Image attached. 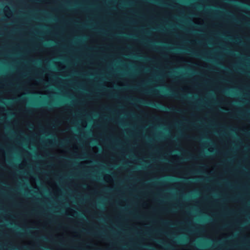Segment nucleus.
<instances>
[{"mask_svg":"<svg viewBox=\"0 0 250 250\" xmlns=\"http://www.w3.org/2000/svg\"><path fill=\"white\" fill-rule=\"evenodd\" d=\"M110 122L111 121V105H110Z\"/></svg>","mask_w":250,"mask_h":250,"instance_id":"8","label":"nucleus"},{"mask_svg":"<svg viewBox=\"0 0 250 250\" xmlns=\"http://www.w3.org/2000/svg\"><path fill=\"white\" fill-rule=\"evenodd\" d=\"M111 3V0H110V3ZM111 9V6L110 5V10ZM111 28V19L110 18V28ZM111 38V33L110 32V38Z\"/></svg>","mask_w":250,"mask_h":250,"instance_id":"6","label":"nucleus"},{"mask_svg":"<svg viewBox=\"0 0 250 250\" xmlns=\"http://www.w3.org/2000/svg\"><path fill=\"white\" fill-rule=\"evenodd\" d=\"M237 116H238H238H239V117H241V116H242V114H239L237 115Z\"/></svg>","mask_w":250,"mask_h":250,"instance_id":"12","label":"nucleus"},{"mask_svg":"<svg viewBox=\"0 0 250 250\" xmlns=\"http://www.w3.org/2000/svg\"><path fill=\"white\" fill-rule=\"evenodd\" d=\"M111 49V44H110V50ZM110 66H111V54L110 53Z\"/></svg>","mask_w":250,"mask_h":250,"instance_id":"7","label":"nucleus"},{"mask_svg":"<svg viewBox=\"0 0 250 250\" xmlns=\"http://www.w3.org/2000/svg\"><path fill=\"white\" fill-rule=\"evenodd\" d=\"M43 239H46V237H43L42 238Z\"/></svg>","mask_w":250,"mask_h":250,"instance_id":"16","label":"nucleus"},{"mask_svg":"<svg viewBox=\"0 0 250 250\" xmlns=\"http://www.w3.org/2000/svg\"><path fill=\"white\" fill-rule=\"evenodd\" d=\"M111 131V127L110 126V132ZM111 149V133L110 132V150ZM111 160V155H110V160ZM110 167H111V164L110 165ZM111 176V172H110V176Z\"/></svg>","mask_w":250,"mask_h":250,"instance_id":"3","label":"nucleus"},{"mask_svg":"<svg viewBox=\"0 0 250 250\" xmlns=\"http://www.w3.org/2000/svg\"><path fill=\"white\" fill-rule=\"evenodd\" d=\"M110 205H111V203H110Z\"/></svg>","mask_w":250,"mask_h":250,"instance_id":"21","label":"nucleus"},{"mask_svg":"<svg viewBox=\"0 0 250 250\" xmlns=\"http://www.w3.org/2000/svg\"><path fill=\"white\" fill-rule=\"evenodd\" d=\"M26 111L28 113H30V110H26Z\"/></svg>","mask_w":250,"mask_h":250,"instance_id":"14","label":"nucleus"},{"mask_svg":"<svg viewBox=\"0 0 250 250\" xmlns=\"http://www.w3.org/2000/svg\"><path fill=\"white\" fill-rule=\"evenodd\" d=\"M248 134H249V135H250V133H249Z\"/></svg>","mask_w":250,"mask_h":250,"instance_id":"20","label":"nucleus"},{"mask_svg":"<svg viewBox=\"0 0 250 250\" xmlns=\"http://www.w3.org/2000/svg\"><path fill=\"white\" fill-rule=\"evenodd\" d=\"M192 54L196 57H201V56L200 54H199L196 52H192Z\"/></svg>","mask_w":250,"mask_h":250,"instance_id":"5","label":"nucleus"},{"mask_svg":"<svg viewBox=\"0 0 250 250\" xmlns=\"http://www.w3.org/2000/svg\"><path fill=\"white\" fill-rule=\"evenodd\" d=\"M193 139H194V140H196V138H193Z\"/></svg>","mask_w":250,"mask_h":250,"instance_id":"17","label":"nucleus"},{"mask_svg":"<svg viewBox=\"0 0 250 250\" xmlns=\"http://www.w3.org/2000/svg\"><path fill=\"white\" fill-rule=\"evenodd\" d=\"M110 191H111V187H110Z\"/></svg>","mask_w":250,"mask_h":250,"instance_id":"19","label":"nucleus"},{"mask_svg":"<svg viewBox=\"0 0 250 250\" xmlns=\"http://www.w3.org/2000/svg\"><path fill=\"white\" fill-rule=\"evenodd\" d=\"M111 224V220H110V224ZM110 232H111V227L110 226ZM110 250H111L110 249Z\"/></svg>","mask_w":250,"mask_h":250,"instance_id":"13","label":"nucleus"},{"mask_svg":"<svg viewBox=\"0 0 250 250\" xmlns=\"http://www.w3.org/2000/svg\"><path fill=\"white\" fill-rule=\"evenodd\" d=\"M153 93L154 94H156V91H154L153 92Z\"/></svg>","mask_w":250,"mask_h":250,"instance_id":"15","label":"nucleus"},{"mask_svg":"<svg viewBox=\"0 0 250 250\" xmlns=\"http://www.w3.org/2000/svg\"><path fill=\"white\" fill-rule=\"evenodd\" d=\"M91 234H93L94 235H97V233L96 232H95V233H91Z\"/></svg>","mask_w":250,"mask_h":250,"instance_id":"11","label":"nucleus"},{"mask_svg":"<svg viewBox=\"0 0 250 250\" xmlns=\"http://www.w3.org/2000/svg\"><path fill=\"white\" fill-rule=\"evenodd\" d=\"M144 104L164 110H169L170 111L177 113L181 112L180 110L176 109L175 108L172 107H167L166 106L160 103L157 104L154 102H146L144 103Z\"/></svg>","mask_w":250,"mask_h":250,"instance_id":"1","label":"nucleus"},{"mask_svg":"<svg viewBox=\"0 0 250 250\" xmlns=\"http://www.w3.org/2000/svg\"><path fill=\"white\" fill-rule=\"evenodd\" d=\"M167 95L169 97H175V98H176L177 99H184L185 98V96H179L178 94H175V93H170V91L167 93Z\"/></svg>","mask_w":250,"mask_h":250,"instance_id":"2","label":"nucleus"},{"mask_svg":"<svg viewBox=\"0 0 250 250\" xmlns=\"http://www.w3.org/2000/svg\"><path fill=\"white\" fill-rule=\"evenodd\" d=\"M192 159H196V158L195 157H192Z\"/></svg>","mask_w":250,"mask_h":250,"instance_id":"18","label":"nucleus"},{"mask_svg":"<svg viewBox=\"0 0 250 250\" xmlns=\"http://www.w3.org/2000/svg\"><path fill=\"white\" fill-rule=\"evenodd\" d=\"M110 210L111 209V208H110Z\"/></svg>","mask_w":250,"mask_h":250,"instance_id":"22","label":"nucleus"},{"mask_svg":"<svg viewBox=\"0 0 250 250\" xmlns=\"http://www.w3.org/2000/svg\"><path fill=\"white\" fill-rule=\"evenodd\" d=\"M67 142V141L65 140V141H61L60 143H59V145L61 146H63L64 145V144L66 143Z\"/></svg>","mask_w":250,"mask_h":250,"instance_id":"4","label":"nucleus"},{"mask_svg":"<svg viewBox=\"0 0 250 250\" xmlns=\"http://www.w3.org/2000/svg\"><path fill=\"white\" fill-rule=\"evenodd\" d=\"M111 83V82H110V83ZM111 86L110 85V98L111 97Z\"/></svg>","mask_w":250,"mask_h":250,"instance_id":"10","label":"nucleus"},{"mask_svg":"<svg viewBox=\"0 0 250 250\" xmlns=\"http://www.w3.org/2000/svg\"><path fill=\"white\" fill-rule=\"evenodd\" d=\"M163 223L165 225H167L168 223V222L167 221H163Z\"/></svg>","mask_w":250,"mask_h":250,"instance_id":"9","label":"nucleus"}]
</instances>
